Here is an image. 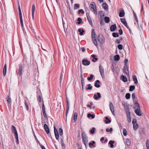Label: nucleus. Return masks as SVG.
<instances>
[{"label": "nucleus", "mask_w": 149, "mask_h": 149, "mask_svg": "<svg viewBox=\"0 0 149 149\" xmlns=\"http://www.w3.org/2000/svg\"><path fill=\"white\" fill-rule=\"evenodd\" d=\"M78 114L77 112H75L74 115L73 119L74 120V123H75L77 120V118Z\"/></svg>", "instance_id": "bb28decb"}, {"label": "nucleus", "mask_w": 149, "mask_h": 149, "mask_svg": "<svg viewBox=\"0 0 149 149\" xmlns=\"http://www.w3.org/2000/svg\"><path fill=\"white\" fill-rule=\"evenodd\" d=\"M139 108H140V106L139 104L137 101H134L133 108L135 109L136 108L138 109Z\"/></svg>", "instance_id": "2eb2a0df"}, {"label": "nucleus", "mask_w": 149, "mask_h": 149, "mask_svg": "<svg viewBox=\"0 0 149 149\" xmlns=\"http://www.w3.org/2000/svg\"><path fill=\"white\" fill-rule=\"evenodd\" d=\"M7 101L8 104H11V99L9 96H8L7 98Z\"/></svg>", "instance_id": "f704fd0d"}, {"label": "nucleus", "mask_w": 149, "mask_h": 149, "mask_svg": "<svg viewBox=\"0 0 149 149\" xmlns=\"http://www.w3.org/2000/svg\"><path fill=\"white\" fill-rule=\"evenodd\" d=\"M112 36L114 38L118 37L119 36V35L117 33L113 32L112 34Z\"/></svg>", "instance_id": "ea45409f"}, {"label": "nucleus", "mask_w": 149, "mask_h": 149, "mask_svg": "<svg viewBox=\"0 0 149 149\" xmlns=\"http://www.w3.org/2000/svg\"><path fill=\"white\" fill-rule=\"evenodd\" d=\"M23 70V67L22 64H20L19 66L18 71L17 72V74L19 76H21L22 75V70Z\"/></svg>", "instance_id": "423d86ee"}, {"label": "nucleus", "mask_w": 149, "mask_h": 149, "mask_svg": "<svg viewBox=\"0 0 149 149\" xmlns=\"http://www.w3.org/2000/svg\"><path fill=\"white\" fill-rule=\"evenodd\" d=\"M93 75L92 74H91L90 75V77H88L87 78V79L88 81H91V80H92L93 79Z\"/></svg>", "instance_id": "de8ad7c7"}, {"label": "nucleus", "mask_w": 149, "mask_h": 149, "mask_svg": "<svg viewBox=\"0 0 149 149\" xmlns=\"http://www.w3.org/2000/svg\"><path fill=\"white\" fill-rule=\"evenodd\" d=\"M146 146L147 149H149V140H147L146 141Z\"/></svg>", "instance_id": "bf43d9fd"}, {"label": "nucleus", "mask_w": 149, "mask_h": 149, "mask_svg": "<svg viewBox=\"0 0 149 149\" xmlns=\"http://www.w3.org/2000/svg\"><path fill=\"white\" fill-rule=\"evenodd\" d=\"M82 140L83 141V143L85 146V147L86 148H87V144L88 143V138H86L84 139H82Z\"/></svg>", "instance_id": "aec40b11"}, {"label": "nucleus", "mask_w": 149, "mask_h": 149, "mask_svg": "<svg viewBox=\"0 0 149 149\" xmlns=\"http://www.w3.org/2000/svg\"><path fill=\"white\" fill-rule=\"evenodd\" d=\"M114 143V141L111 140L109 141V144L110 145V146L111 148L113 147L114 146L113 144Z\"/></svg>", "instance_id": "7c9ffc66"}, {"label": "nucleus", "mask_w": 149, "mask_h": 149, "mask_svg": "<svg viewBox=\"0 0 149 149\" xmlns=\"http://www.w3.org/2000/svg\"><path fill=\"white\" fill-rule=\"evenodd\" d=\"M101 97L100 94L97 92V94H94L93 96V97L95 100H97L98 99L100 98Z\"/></svg>", "instance_id": "dca6fc26"}, {"label": "nucleus", "mask_w": 149, "mask_h": 149, "mask_svg": "<svg viewBox=\"0 0 149 149\" xmlns=\"http://www.w3.org/2000/svg\"><path fill=\"white\" fill-rule=\"evenodd\" d=\"M125 98L127 99H129L130 97V94L129 93H127L125 95Z\"/></svg>", "instance_id": "49530a36"}, {"label": "nucleus", "mask_w": 149, "mask_h": 149, "mask_svg": "<svg viewBox=\"0 0 149 149\" xmlns=\"http://www.w3.org/2000/svg\"><path fill=\"white\" fill-rule=\"evenodd\" d=\"M127 119L128 122L130 123L131 122V118L130 115H127Z\"/></svg>", "instance_id": "e433bc0d"}, {"label": "nucleus", "mask_w": 149, "mask_h": 149, "mask_svg": "<svg viewBox=\"0 0 149 149\" xmlns=\"http://www.w3.org/2000/svg\"><path fill=\"white\" fill-rule=\"evenodd\" d=\"M15 138L16 139V142L17 144H19V141L18 136H15Z\"/></svg>", "instance_id": "e2e57ef3"}, {"label": "nucleus", "mask_w": 149, "mask_h": 149, "mask_svg": "<svg viewBox=\"0 0 149 149\" xmlns=\"http://www.w3.org/2000/svg\"><path fill=\"white\" fill-rule=\"evenodd\" d=\"M118 32L120 35L123 34V31L121 28L118 30Z\"/></svg>", "instance_id": "0e129e2a"}, {"label": "nucleus", "mask_w": 149, "mask_h": 149, "mask_svg": "<svg viewBox=\"0 0 149 149\" xmlns=\"http://www.w3.org/2000/svg\"><path fill=\"white\" fill-rule=\"evenodd\" d=\"M124 62H125L124 66H125L126 65H127V63L128 62V60L127 59H125Z\"/></svg>", "instance_id": "774afa93"}, {"label": "nucleus", "mask_w": 149, "mask_h": 149, "mask_svg": "<svg viewBox=\"0 0 149 149\" xmlns=\"http://www.w3.org/2000/svg\"><path fill=\"white\" fill-rule=\"evenodd\" d=\"M82 63L84 65H88L90 64V62L87 59H83L82 61Z\"/></svg>", "instance_id": "9b49d317"}, {"label": "nucleus", "mask_w": 149, "mask_h": 149, "mask_svg": "<svg viewBox=\"0 0 149 149\" xmlns=\"http://www.w3.org/2000/svg\"><path fill=\"white\" fill-rule=\"evenodd\" d=\"M135 112L136 115L139 116H140L142 115V113L141 112L140 108L136 109L135 110Z\"/></svg>", "instance_id": "4468645a"}, {"label": "nucleus", "mask_w": 149, "mask_h": 149, "mask_svg": "<svg viewBox=\"0 0 149 149\" xmlns=\"http://www.w3.org/2000/svg\"><path fill=\"white\" fill-rule=\"evenodd\" d=\"M12 130L15 136H18L17 131L15 127L13 125L12 126Z\"/></svg>", "instance_id": "f8f14e48"}, {"label": "nucleus", "mask_w": 149, "mask_h": 149, "mask_svg": "<svg viewBox=\"0 0 149 149\" xmlns=\"http://www.w3.org/2000/svg\"><path fill=\"white\" fill-rule=\"evenodd\" d=\"M102 7L105 10L108 9V6L106 3H103L102 4Z\"/></svg>", "instance_id": "5701e85b"}, {"label": "nucleus", "mask_w": 149, "mask_h": 149, "mask_svg": "<svg viewBox=\"0 0 149 149\" xmlns=\"http://www.w3.org/2000/svg\"><path fill=\"white\" fill-rule=\"evenodd\" d=\"M117 27L115 24L111 25L110 27V29L111 31H114L116 29Z\"/></svg>", "instance_id": "6ab92c4d"}, {"label": "nucleus", "mask_w": 149, "mask_h": 149, "mask_svg": "<svg viewBox=\"0 0 149 149\" xmlns=\"http://www.w3.org/2000/svg\"><path fill=\"white\" fill-rule=\"evenodd\" d=\"M69 110V106H67V108H66V113H65V115H66V118H67V116Z\"/></svg>", "instance_id": "603ef678"}, {"label": "nucleus", "mask_w": 149, "mask_h": 149, "mask_svg": "<svg viewBox=\"0 0 149 149\" xmlns=\"http://www.w3.org/2000/svg\"><path fill=\"white\" fill-rule=\"evenodd\" d=\"M135 88V86H134L131 85L130 87L129 91H132Z\"/></svg>", "instance_id": "a19ab883"}, {"label": "nucleus", "mask_w": 149, "mask_h": 149, "mask_svg": "<svg viewBox=\"0 0 149 149\" xmlns=\"http://www.w3.org/2000/svg\"><path fill=\"white\" fill-rule=\"evenodd\" d=\"M109 107L110 109L111 112L112 114L113 115L115 116V114H114V107L113 104L111 102H110L109 103Z\"/></svg>", "instance_id": "0eeeda50"}, {"label": "nucleus", "mask_w": 149, "mask_h": 149, "mask_svg": "<svg viewBox=\"0 0 149 149\" xmlns=\"http://www.w3.org/2000/svg\"><path fill=\"white\" fill-rule=\"evenodd\" d=\"M35 5H33L32 7V15L33 19L34 18V14L35 10Z\"/></svg>", "instance_id": "4be33fe9"}, {"label": "nucleus", "mask_w": 149, "mask_h": 149, "mask_svg": "<svg viewBox=\"0 0 149 149\" xmlns=\"http://www.w3.org/2000/svg\"><path fill=\"white\" fill-rule=\"evenodd\" d=\"M61 145L62 147H65V144L63 143V141L62 139H61Z\"/></svg>", "instance_id": "13d9d810"}, {"label": "nucleus", "mask_w": 149, "mask_h": 149, "mask_svg": "<svg viewBox=\"0 0 149 149\" xmlns=\"http://www.w3.org/2000/svg\"><path fill=\"white\" fill-rule=\"evenodd\" d=\"M131 141L130 139H126V144L127 146H130L131 144Z\"/></svg>", "instance_id": "c756f323"}, {"label": "nucleus", "mask_w": 149, "mask_h": 149, "mask_svg": "<svg viewBox=\"0 0 149 149\" xmlns=\"http://www.w3.org/2000/svg\"><path fill=\"white\" fill-rule=\"evenodd\" d=\"M90 7H91V10L93 11L94 13L95 14H97V12L95 3L93 2L91 4Z\"/></svg>", "instance_id": "20e7f679"}, {"label": "nucleus", "mask_w": 149, "mask_h": 149, "mask_svg": "<svg viewBox=\"0 0 149 149\" xmlns=\"http://www.w3.org/2000/svg\"><path fill=\"white\" fill-rule=\"evenodd\" d=\"M120 20L121 22L125 26L126 25H127V23L125 19L120 18Z\"/></svg>", "instance_id": "a878e982"}, {"label": "nucleus", "mask_w": 149, "mask_h": 149, "mask_svg": "<svg viewBox=\"0 0 149 149\" xmlns=\"http://www.w3.org/2000/svg\"><path fill=\"white\" fill-rule=\"evenodd\" d=\"M42 111L43 113V115L44 116V117L46 119H47V115L46 114V113H45V106L44 105V104L43 103L42 104Z\"/></svg>", "instance_id": "9d476101"}, {"label": "nucleus", "mask_w": 149, "mask_h": 149, "mask_svg": "<svg viewBox=\"0 0 149 149\" xmlns=\"http://www.w3.org/2000/svg\"><path fill=\"white\" fill-rule=\"evenodd\" d=\"M132 123L133 124H137L136 120L135 119H133L132 120Z\"/></svg>", "instance_id": "338daca9"}, {"label": "nucleus", "mask_w": 149, "mask_h": 149, "mask_svg": "<svg viewBox=\"0 0 149 149\" xmlns=\"http://www.w3.org/2000/svg\"><path fill=\"white\" fill-rule=\"evenodd\" d=\"M123 46L121 44H119L118 45V48L120 50H122L123 49Z\"/></svg>", "instance_id": "5fc2aeb1"}, {"label": "nucleus", "mask_w": 149, "mask_h": 149, "mask_svg": "<svg viewBox=\"0 0 149 149\" xmlns=\"http://www.w3.org/2000/svg\"><path fill=\"white\" fill-rule=\"evenodd\" d=\"M95 130V128L94 127H92V129L90 130V133L91 134H93L94 133Z\"/></svg>", "instance_id": "09e8293b"}, {"label": "nucleus", "mask_w": 149, "mask_h": 149, "mask_svg": "<svg viewBox=\"0 0 149 149\" xmlns=\"http://www.w3.org/2000/svg\"><path fill=\"white\" fill-rule=\"evenodd\" d=\"M81 13L82 14H84V12L83 10V9H81L79 10L78 11V14H80Z\"/></svg>", "instance_id": "4d7b16f0"}, {"label": "nucleus", "mask_w": 149, "mask_h": 149, "mask_svg": "<svg viewBox=\"0 0 149 149\" xmlns=\"http://www.w3.org/2000/svg\"><path fill=\"white\" fill-rule=\"evenodd\" d=\"M78 31L79 32V34L81 36L83 35V33L84 32V31L83 29H79L78 30Z\"/></svg>", "instance_id": "473e14b6"}, {"label": "nucleus", "mask_w": 149, "mask_h": 149, "mask_svg": "<svg viewBox=\"0 0 149 149\" xmlns=\"http://www.w3.org/2000/svg\"><path fill=\"white\" fill-rule=\"evenodd\" d=\"M133 13H134V18H135V21H136V22L137 23H138V20L137 16L136 15V14L134 11H133Z\"/></svg>", "instance_id": "a18cd8bd"}, {"label": "nucleus", "mask_w": 149, "mask_h": 149, "mask_svg": "<svg viewBox=\"0 0 149 149\" xmlns=\"http://www.w3.org/2000/svg\"><path fill=\"white\" fill-rule=\"evenodd\" d=\"M86 17L87 18V19L88 21L90 24L91 26H93V23L91 20V18L90 17L89 13H86Z\"/></svg>", "instance_id": "ddd939ff"}, {"label": "nucleus", "mask_w": 149, "mask_h": 149, "mask_svg": "<svg viewBox=\"0 0 149 149\" xmlns=\"http://www.w3.org/2000/svg\"><path fill=\"white\" fill-rule=\"evenodd\" d=\"M114 59L116 61H118L120 59V56L118 55H116L114 57Z\"/></svg>", "instance_id": "58836bf2"}, {"label": "nucleus", "mask_w": 149, "mask_h": 149, "mask_svg": "<svg viewBox=\"0 0 149 149\" xmlns=\"http://www.w3.org/2000/svg\"><path fill=\"white\" fill-rule=\"evenodd\" d=\"M97 39L101 44H103L105 42V38L104 36L101 34L98 35L97 37Z\"/></svg>", "instance_id": "f03ea898"}, {"label": "nucleus", "mask_w": 149, "mask_h": 149, "mask_svg": "<svg viewBox=\"0 0 149 149\" xmlns=\"http://www.w3.org/2000/svg\"><path fill=\"white\" fill-rule=\"evenodd\" d=\"M133 127L134 130H136L138 127V125L137 123L136 124H133Z\"/></svg>", "instance_id": "c9c22d12"}, {"label": "nucleus", "mask_w": 149, "mask_h": 149, "mask_svg": "<svg viewBox=\"0 0 149 149\" xmlns=\"http://www.w3.org/2000/svg\"><path fill=\"white\" fill-rule=\"evenodd\" d=\"M132 79L135 84H136L138 83L137 78L136 76L134 75H133Z\"/></svg>", "instance_id": "cd10ccee"}, {"label": "nucleus", "mask_w": 149, "mask_h": 149, "mask_svg": "<svg viewBox=\"0 0 149 149\" xmlns=\"http://www.w3.org/2000/svg\"><path fill=\"white\" fill-rule=\"evenodd\" d=\"M63 76V73L62 72H61V74H60V82L61 83V81L62 79V77Z\"/></svg>", "instance_id": "680f3d73"}, {"label": "nucleus", "mask_w": 149, "mask_h": 149, "mask_svg": "<svg viewBox=\"0 0 149 149\" xmlns=\"http://www.w3.org/2000/svg\"><path fill=\"white\" fill-rule=\"evenodd\" d=\"M105 121L106 124L109 123L111 122V120H110L107 117H105Z\"/></svg>", "instance_id": "2f4dec72"}, {"label": "nucleus", "mask_w": 149, "mask_h": 149, "mask_svg": "<svg viewBox=\"0 0 149 149\" xmlns=\"http://www.w3.org/2000/svg\"><path fill=\"white\" fill-rule=\"evenodd\" d=\"M123 72L125 73L127 75L129 76V73L128 71L127 65L124 66L123 69Z\"/></svg>", "instance_id": "39448f33"}, {"label": "nucleus", "mask_w": 149, "mask_h": 149, "mask_svg": "<svg viewBox=\"0 0 149 149\" xmlns=\"http://www.w3.org/2000/svg\"><path fill=\"white\" fill-rule=\"evenodd\" d=\"M81 136H82V139L87 137L86 134H85V133L84 132L81 133Z\"/></svg>", "instance_id": "37998d69"}, {"label": "nucleus", "mask_w": 149, "mask_h": 149, "mask_svg": "<svg viewBox=\"0 0 149 149\" xmlns=\"http://www.w3.org/2000/svg\"><path fill=\"white\" fill-rule=\"evenodd\" d=\"M77 20L78 21V22H77L78 24H80L81 22L82 19L81 18L79 17L78 18Z\"/></svg>", "instance_id": "052dcab7"}, {"label": "nucleus", "mask_w": 149, "mask_h": 149, "mask_svg": "<svg viewBox=\"0 0 149 149\" xmlns=\"http://www.w3.org/2000/svg\"><path fill=\"white\" fill-rule=\"evenodd\" d=\"M99 14L101 17V19H103V17L104 16L103 11H100L99 13Z\"/></svg>", "instance_id": "c85d7f7f"}, {"label": "nucleus", "mask_w": 149, "mask_h": 149, "mask_svg": "<svg viewBox=\"0 0 149 149\" xmlns=\"http://www.w3.org/2000/svg\"><path fill=\"white\" fill-rule=\"evenodd\" d=\"M135 96H136L135 93H133L132 94V99L133 100H134V99L135 98Z\"/></svg>", "instance_id": "69168bd1"}, {"label": "nucleus", "mask_w": 149, "mask_h": 149, "mask_svg": "<svg viewBox=\"0 0 149 149\" xmlns=\"http://www.w3.org/2000/svg\"><path fill=\"white\" fill-rule=\"evenodd\" d=\"M6 70H7V66L6 64H5L3 70V74L4 75V76H5L6 74Z\"/></svg>", "instance_id": "412c9836"}, {"label": "nucleus", "mask_w": 149, "mask_h": 149, "mask_svg": "<svg viewBox=\"0 0 149 149\" xmlns=\"http://www.w3.org/2000/svg\"><path fill=\"white\" fill-rule=\"evenodd\" d=\"M125 12L123 9L121 10L119 14V16L120 17H122L125 15Z\"/></svg>", "instance_id": "b1692460"}, {"label": "nucleus", "mask_w": 149, "mask_h": 149, "mask_svg": "<svg viewBox=\"0 0 149 149\" xmlns=\"http://www.w3.org/2000/svg\"><path fill=\"white\" fill-rule=\"evenodd\" d=\"M18 11L19 13V17L20 22L21 25V26L23 27V21L22 19V15L21 11V9L20 7V6L19 3L18 4Z\"/></svg>", "instance_id": "7ed1b4c3"}, {"label": "nucleus", "mask_w": 149, "mask_h": 149, "mask_svg": "<svg viewBox=\"0 0 149 149\" xmlns=\"http://www.w3.org/2000/svg\"><path fill=\"white\" fill-rule=\"evenodd\" d=\"M96 34L94 29H92L91 32V39L93 43L96 46H97V43L96 38Z\"/></svg>", "instance_id": "f257e3e1"}, {"label": "nucleus", "mask_w": 149, "mask_h": 149, "mask_svg": "<svg viewBox=\"0 0 149 149\" xmlns=\"http://www.w3.org/2000/svg\"><path fill=\"white\" fill-rule=\"evenodd\" d=\"M100 81L99 80H97L95 82L94 86L96 87L99 88L100 87Z\"/></svg>", "instance_id": "f3484780"}, {"label": "nucleus", "mask_w": 149, "mask_h": 149, "mask_svg": "<svg viewBox=\"0 0 149 149\" xmlns=\"http://www.w3.org/2000/svg\"><path fill=\"white\" fill-rule=\"evenodd\" d=\"M95 143V142L94 141H92V143H89V146L90 147H91L92 146H94V144Z\"/></svg>", "instance_id": "c03bdc74"}, {"label": "nucleus", "mask_w": 149, "mask_h": 149, "mask_svg": "<svg viewBox=\"0 0 149 149\" xmlns=\"http://www.w3.org/2000/svg\"><path fill=\"white\" fill-rule=\"evenodd\" d=\"M120 78L121 80L124 82H126L127 81V79L125 76L122 75Z\"/></svg>", "instance_id": "393cba45"}, {"label": "nucleus", "mask_w": 149, "mask_h": 149, "mask_svg": "<svg viewBox=\"0 0 149 149\" xmlns=\"http://www.w3.org/2000/svg\"><path fill=\"white\" fill-rule=\"evenodd\" d=\"M87 116L88 118L91 117L92 118H94L95 117V115L94 114H91V113H89L88 114Z\"/></svg>", "instance_id": "4c0bfd02"}, {"label": "nucleus", "mask_w": 149, "mask_h": 149, "mask_svg": "<svg viewBox=\"0 0 149 149\" xmlns=\"http://www.w3.org/2000/svg\"><path fill=\"white\" fill-rule=\"evenodd\" d=\"M79 4H75L74 5V8L77 9L79 8Z\"/></svg>", "instance_id": "79ce46f5"}, {"label": "nucleus", "mask_w": 149, "mask_h": 149, "mask_svg": "<svg viewBox=\"0 0 149 149\" xmlns=\"http://www.w3.org/2000/svg\"><path fill=\"white\" fill-rule=\"evenodd\" d=\"M54 133L56 137V139L58 140L59 138V135L58 133V132L56 129L55 126H54Z\"/></svg>", "instance_id": "1a4fd4ad"}, {"label": "nucleus", "mask_w": 149, "mask_h": 149, "mask_svg": "<svg viewBox=\"0 0 149 149\" xmlns=\"http://www.w3.org/2000/svg\"><path fill=\"white\" fill-rule=\"evenodd\" d=\"M87 86H88V88H86V90H90L92 88V86H91V84H88Z\"/></svg>", "instance_id": "3c124183"}, {"label": "nucleus", "mask_w": 149, "mask_h": 149, "mask_svg": "<svg viewBox=\"0 0 149 149\" xmlns=\"http://www.w3.org/2000/svg\"><path fill=\"white\" fill-rule=\"evenodd\" d=\"M59 133L60 136H62L63 134V130L62 128H60L59 129Z\"/></svg>", "instance_id": "8fccbe9b"}, {"label": "nucleus", "mask_w": 149, "mask_h": 149, "mask_svg": "<svg viewBox=\"0 0 149 149\" xmlns=\"http://www.w3.org/2000/svg\"><path fill=\"white\" fill-rule=\"evenodd\" d=\"M104 21L105 22L108 23L110 22L109 18V17H104Z\"/></svg>", "instance_id": "72a5a7b5"}, {"label": "nucleus", "mask_w": 149, "mask_h": 149, "mask_svg": "<svg viewBox=\"0 0 149 149\" xmlns=\"http://www.w3.org/2000/svg\"><path fill=\"white\" fill-rule=\"evenodd\" d=\"M44 128L45 130L46 133L47 134H49V130L47 125L46 124L44 125Z\"/></svg>", "instance_id": "a211bd4d"}, {"label": "nucleus", "mask_w": 149, "mask_h": 149, "mask_svg": "<svg viewBox=\"0 0 149 149\" xmlns=\"http://www.w3.org/2000/svg\"><path fill=\"white\" fill-rule=\"evenodd\" d=\"M24 103H25V105L26 107V109L27 111H28L29 110L28 106V104L27 103V102H26V100H25V101H24Z\"/></svg>", "instance_id": "6e6d98bb"}, {"label": "nucleus", "mask_w": 149, "mask_h": 149, "mask_svg": "<svg viewBox=\"0 0 149 149\" xmlns=\"http://www.w3.org/2000/svg\"><path fill=\"white\" fill-rule=\"evenodd\" d=\"M123 133L124 136H126L127 135V131L125 128L123 129Z\"/></svg>", "instance_id": "864d4df0"}, {"label": "nucleus", "mask_w": 149, "mask_h": 149, "mask_svg": "<svg viewBox=\"0 0 149 149\" xmlns=\"http://www.w3.org/2000/svg\"><path fill=\"white\" fill-rule=\"evenodd\" d=\"M99 71L100 73V74L102 77L103 78L104 76V69L101 65L99 66Z\"/></svg>", "instance_id": "6e6552de"}]
</instances>
